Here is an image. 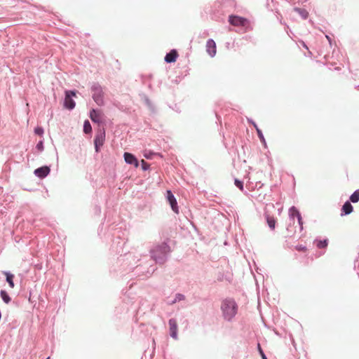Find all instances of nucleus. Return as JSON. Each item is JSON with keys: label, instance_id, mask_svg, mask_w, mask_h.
<instances>
[{"label": "nucleus", "instance_id": "a211bd4d", "mask_svg": "<svg viewBox=\"0 0 359 359\" xmlns=\"http://www.w3.org/2000/svg\"><path fill=\"white\" fill-rule=\"evenodd\" d=\"M4 273L6 275V282L8 283L9 286L11 288H13L15 286V284L13 282L14 276L8 271H4Z\"/></svg>", "mask_w": 359, "mask_h": 359}, {"label": "nucleus", "instance_id": "412c9836", "mask_svg": "<svg viewBox=\"0 0 359 359\" xmlns=\"http://www.w3.org/2000/svg\"><path fill=\"white\" fill-rule=\"evenodd\" d=\"M298 214H300V212L294 206H292L289 209V216L290 219H294V217L297 218Z\"/></svg>", "mask_w": 359, "mask_h": 359}, {"label": "nucleus", "instance_id": "9d476101", "mask_svg": "<svg viewBox=\"0 0 359 359\" xmlns=\"http://www.w3.org/2000/svg\"><path fill=\"white\" fill-rule=\"evenodd\" d=\"M125 162L129 165H133L135 168L139 166V162L137 158L132 154L125 152L123 154Z\"/></svg>", "mask_w": 359, "mask_h": 359}, {"label": "nucleus", "instance_id": "20e7f679", "mask_svg": "<svg viewBox=\"0 0 359 359\" xmlns=\"http://www.w3.org/2000/svg\"><path fill=\"white\" fill-rule=\"evenodd\" d=\"M90 90L93 93L92 97L94 102L98 106H103L104 101L102 87L98 83H93L90 86Z\"/></svg>", "mask_w": 359, "mask_h": 359}, {"label": "nucleus", "instance_id": "39448f33", "mask_svg": "<svg viewBox=\"0 0 359 359\" xmlns=\"http://www.w3.org/2000/svg\"><path fill=\"white\" fill-rule=\"evenodd\" d=\"M76 92L75 90H66L65 97L64 100V107L72 110L76 105L75 101L73 100V97L76 95Z\"/></svg>", "mask_w": 359, "mask_h": 359}, {"label": "nucleus", "instance_id": "f03ea898", "mask_svg": "<svg viewBox=\"0 0 359 359\" xmlns=\"http://www.w3.org/2000/svg\"><path fill=\"white\" fill-rule=\"evenodd\" d=\"M170 247L166 242L158 243L150 250L152 259L158 264H163L170 256Z\"/></svg>", "mask_w": 359, "mask_h": 359}, {"label": "nucleus", "instance_id": "dca6fc26", "mask_svg": "<svg viewBox=\"0 0 359 359\" xmlns=\"http://www.w3.org/2000/svg\"><path fill=\"white\" fill-rule=\"evenodd\" d=\"M265 217H266V223H267L269 227L270 228V229L274 230L275 227H276V219L273 217L270 216L268 214H265Z\"/></svg>", "mask_w": 359, "mask_h": 359}, {"label": "nucleus", "instance_id": "5701e85b", "mask_svg": "<svg viewBox=\"0 0 359 359\" xmlns=\"http://www.w3.org/2000/svg\"><path fill=\"white\" fill-rule=\"evenodd\" d=\"M359 201V189H356L351 196H350V202L353 203H358Z\"/></svg>", "mask_w": 359, "mask_h": 359}, {"label": "nucleus", "instance_id": "58836bf2", "mask_svg": "<svg viewBox=\"0 0 359 359\" xmlns=\"http://www.w3.org/2000/svg\"><path fill=\"white\" fill-rule=\"evenodd\" d=\"M304 46L306 48H308L306 45L305 43H304Z\"/></svg>", "mask_w": 359, "mask_h": 359}, {"label": "nucleus", "instance_id": "c756f323", "mask_svg": "<svg viewBox=\"0 0 359 359\" xmlns=\"http://www.w3.org/2000/svg\"><path fill=\"white\" fill-rule=\"evenodd\" d=\"M36 149H38L39 151H42L44 149V147H43V141H39L36 145Z\"/></svg>", "mask_w": 359, "mask_h": 359}, {"label": "nucleus", "instance_id": "a878e982", "mask_svg": "<svg viewBox=\"0 0 359 359\" xmlns=\"http://www.w3.org/2000/svg\"><path fill=\"white\" fill-rule=\"evenodd\" d=\"M257 133L258 137L259 138V140L262 142V143L264 146H266V142L265 138L264 137V135H263L262 130L259 128H257Z\"/></svg>", "mask_w": 359, "mask_h": 359}, {"label": "nucleus", "instance_id": "2f4dec72", "mask_svg": "<svg viewBox=\"0 0 359 359\" xmlns=\"http://www.w3.org/2000/svg\"><path fill=\"white\" fill-rule=\"evenodd\" d=\"M295 249L298 251H306V247L303 245H297L295 246Z\"/></svg>", "mask_w": 359, "mask_h": 359}, {"label": "nucleus", "instance_id": "ea45409f", "mask_svg": "<svg viewBox=\"0 0 359 359\" xmlns=\"http://www.w3.org/2000/svg\"><path fill=\"white\" fill-rule=\"evenodd\" d=\"M46 359H50V357H48Z\"/></svg>", "mask_w": 359, "mask_h": 359}, {"label": "nucleus", "instance_id": "f3484780", "mask_svg": "<svg viewBox=\"0 0 359 359\" xmlns=\"http://www.w3.org/2000/svg\"><path fill=\"white\" fill-rule=\"evenodd\" d=\"M314 243L316 244V247L319 249H323L327 248L328 245V240L324 239V240H318L316 239L314 241Z\"/></svg>", "mask_w": 359, "mask_h": 359}, {"label": "nucleus", "instance_id": "6ab92c4d", "mask_svg": "<svg viewBox=\"0 0 359 359\" xmlns=\"http://www.w3.org/2000/svg\"><path fill=\"white\" fill-rule=\"evenodd\" d=\"M142 96V99L144 100L145 104L147 106V107L151 111H154V109H155V107L154 106V104H152V102H151V100L149 99V97L143 94L141 95Z\"/></svg>", "mask_w": 359, "mask_h": 359}, {"label": "nucleus", "instance_id": "423d86ee", "mask_svg": "<svg viewBox=\"0 0 359 359\" xmlns=\"http://www.w3.org/2000/svg\"><path fill=\"white\" fill-rule=\"evenodd\" d=\"M169 331L170 337L174 339H178V326L175 318H170L168 320Z\"/></svg>", "mask_w": 359, "mask_h": 359}, {"label": "nucleus", "instance_id": "ddd939ff", "mask_svg": "<svg viewBox=\"0 0 359 359\" xmlns=\"http://www.w3.org/2000/svg\"><path fill=\"white\" fill-rule=\"evenodd\" d=\"M177 57V51L175 49H172L165 55L164 60L167 63H172L176 61Z\"/></svg>", "mask_w": 359, "mask_h": 359}, {"label": "nucleus", "instance_id": "4468645a", "mask_svg": "<svg viewBox=\"0 0 359 359\" xmlns=\"http://www.w3.org/2000/svg\"><path fill=\"white\" fill-rule=\"evenodd\" d=\"M353 210V207L349 201H346L341 208V216L351 214Z\"/></svg>", "mask_w": 359, "mask_h": 359}, {"label": "nucleus", "instance_id": "72a5a7b5", "mask_svg": "<svg viewBox=\"0 0 359 359\" xmlns=\"http://www.w3.org/2000/svg\"><path fill=\"white\" fill-rule=\"evenodd\" d=\"M248 122L252 123V125L254 126V128H255L256 130H257V128H259L257 125L256 124V123L255 121H253L252 119H248Z\"/></svg>", "mask_w": 359, "mask_h": 359}, {"label": "nucleus", "instance_id": "f257e3e1", "mask_svg": "<svg viewBox=\"0 0 359 359\" xmlns=\"http://www.w3.org/2000/svg\"><path fill=\"white\" fill-rule=\"evenodd\" d=\"M121 261L126 262L125 265H127L128 270L135 271V274L138 276L149 277L156 271V267L154 266H150L147 270H143L147 266V264H145L146 266L140 264L134 266V264H137L139 259H137V257H135L132 253H127L124 255V256L121 257Z\"/></svg>", "mask_w": 359, "mask_h": 359}, {"label": "nucleus", "instance_id": "4be33fe9", "mask_svg": "<svg viewBox=\"0 0 359 359\" xmlns=\"http://www.w3.org/2000/svg\"><path fill=\"white\" fill-rule=\"evenodd\" d=\"M0 296L2 299V300L6 303V304H8L11 301V299L10 297V296L8 295V294L7 293L6 291L5 290H1L0 292Z\"/></svg>", "mask_w": 359, "mask_h": 359}, {"label": "nucleus", "instance_id": "473e14b6", "mask_svg": "<svg viewBox=\"0 0 359 359\" xmlns=\"http://www.w3.org/2000/svg\"><path fill=\"white\" fill-rule=\"evenodd\" d=\"M142 168L143 170H147L149 168V165L144 160L142 161Z\"/></svg>", "mask_w": 359, "mask_h": 359}, {"label": "nucleus", "instance_id": "cd10ccee", "mask_svg": "<svg viewBox=\"0 0 359 359\" xmlns=\"http://www.w3.org/2000/svg\"><path fill=\"white\" fill-rule=\"evenodd\" d=\"M34 133L36 135L42 136L43 135L44 130L43 128L41 127H36L34 129Z\"/></svg>", "mask_w": 359, "mask_h": 359}, {"label": "nucleus", "instance_id": "2eb2a0df", "mask_svg": "<svg viewBox=\"0 0 359 359\" xmlns=\"http://www.w3.org/2000/svg\"><path fill=\"white\" fill-rule=\"evenodd\" d=\"M90 118L94 123H100L102 122L100 118V111L97 109H92L90 112Z\"/></svg>", "mask_w": 359, "mask_h": 359}, {"label": "nucleus", "instance_id": "f704fd0d", "mask_svg": "<svg viewBox=\"0 0 359 359\" xmlns=\"http://www.w3.org/2000/svg\"><path fill=\"white\" fill-rule=\"evenodd\" d=\"M94 145H95V151H96L97 153H98V152L100 151V147H101L102 146H100V145L97 144V143L94 144Z\"/></svg>", "mask_w": 359, "mask_h": 359}, {"label": "nucleus", "instance_id": "e433bc0d", "mask_svg": "<svg viewBox=\"0 0 359 359\" xmlns=\"http://www.w3.org/2000/svg\"><path fill=\"white\" fill-rule=\"evenodd\" d=\"M144 157L147 158H150V154H144Z\"/></svg>", "mask_w": 359, "mask_h": 359}, {"label": "nucleus", "instance_id": "4c0bfd02", "mask_svg": "<svg viewBox=\"0 0 359 359\" xmlns=\"http://www.w3.org/2000/svg\"><path fill=\"white\" fill-rule=\"evenodd\" d=\"M144 157L147 158H150V154H144Z\"/></svg>", "mask_w": 359, "mask_h": 359}, {"label": "nucleus", "instance_id": "aec40b11", "mask_svg": "<svg viewBox=\"0 0 359 359\" xmlns=\"http://www.w3.org/2000/svg\"><path fill=\"white\" fill-rule=\"evenodd\" d=\"M294 11L297 12L304 20L307 19L309 17L308 11L304 8H294Z\"/></svg>", "mask_w": 359, "mask_h": 359}, {"label": "nucleus", "instance_id": "6e6552de", "mask_svg": "<svg viewBox=\"0 0 359 359\" xmlns=\"http://www.w3.org/2000/svg\"><path fill=\"white\" fill-rule=\"evenodd\" d=\"M229 22L234 26H245L247 23V19L238 15H230Z\"/></svg>", "mask_w": 359, "mask_h": 359}, {"label": "nucleus", "instance_id": "c9c22d12", "mask_svg": "<svg viewBox=\"0 0 359 359\" xmlns=\"http://www.w3.org/2000/svg\"><path fill=\"white\" fill-rule=\"evenodd\" d=\"M325 37L327 39V41H328V42L330 43V46L332 47V41L331 37L330 36H328V35H326Z\"/></svg>", "mask_w": 359, "mask_h": 359}, {"label": "nucleus", "instance_id": "b1692460", "mask_svg": "<svg viewBox=\"0 0 359 359\" xmlns=\"http://www.w3.org/2000/svg\"><path fill=\"white\" fill-rule=\"evenodd\" d=\"M185 299V296L181 293H177L175 296L173 300L171 301L170 304H174L178 302L182 301Z\"/></svg>", "mask_w": 359, "mask_h": 359}, {"label": "nucleus", "instance_id": "0eeeda50", "mask_svg": "<svg viewBox=\"0 0 359 359\" xmlns=\"http://www.w3.org/2000/svg\"><path fill=\"white\" fill-rule=\"evenodd\" d=\"M167 194V200L170 203V205L171 207V209L172 211L175 213L179 212V209L177 206V202L176 200V198L175 197L174 194L172 193L170 190H168L166 191Z\"/></svg>", "mask_w": 359, "mask_h": 359}, {"label": "nucleus", "instance_id": "7c9ffc66", "mask_svg": "<svg viewBox=\"0 0 359 359\" xmlns=\"http://www.w3.org/2000/svg\"><path fill=\"white\" fill-rule=\"evenodd\" d=\"M297 221H298V224L299 225L300 231H302L303 230V221H302V217L301 214H298Z\"/></svg>", "mask_w": 359, "mask_h": 359}, {"label": "nucleus", "instance_id": "c85d7f7f", "mask_svg": "<svg viewBox=\"0 0 359 359\" xmlns=\"http://www.w3.org/2000/svg\"><path fill=\"white\" fill-rule=\"evenodd\" d=\"M257 348H258L259 353L262 357V359H268L266 355L264 353L262 348H261V346L259 344H257Z\"/></svg>", "mask_w": 359, "mask_h": 359}, {"label": "nucleus", "instance_id": "9b49d317", "mask_svg": "<svg viewBox=\"0 0 359 359\" xmlns=\"http://www.w3.org/2000/svg\"><path fill=\"white\" fill-rule=\"evenodd\" d=\"M206 51L211 57L216 55V43L212 39H208L206 42Z\"/></svg>", "mask_w": 359, "mask_h": 359}, {"label": "nucleus", "instance_id": "f8f14e48", "mask_svg": "<svg viewBox=\"0 0 359 359\" xmlns=\"http://www.w3.org/2000/svg\"><path fill=\"white\" fill-rule=\"evenodd\" d=\"M105 140V130L104 128L100 129L96 133L94 138V144L102 146Z\"/></svg>", "mask_w": 359, "mask_h": 359}, {"label": "nucleus", "instance_id": "393cba45", "mask_svg": "<svg viewBox=\"0 0 359 359\" xmlns=\"http://www.w3.org/2000/svg\"><path fill=\"white\" fill-rule=\"evenodd\" d=\"M92 131V127L88 120H86L83 123V132L88 134Z\"/></svg>", "mask_w": 359, "mask_h": 359}, {"label": "nucleus", "instance_id": "1a4fd4ad", "mask_svg": "<svg viewBox=\"0 0 359 359\" xmlns=\"http://www.w3.org/2000/svg\"><path fill=\"white\" fill-rule=\"evenodd\" d=\"M50 172V167L44 165L35 169L34 174L39 179H43L49 175Z\"/></svg>", "mask_w": 359, "mask_h": 359}, {"label": "nucleus", "instance_id": "bb28decb", "mask_svg": "<svg viewBox=\"0 0 359 359\" xmlns=\"http://www.w3.org/2000/svg\"><path fill=\"white\" fill-rule=\"evenodd\" d=\"M234 184L240 190H243V183L242 181L238 179L234 180Z\"/></svg>", "mask_w": 359, "mask_h": 359}, {"label": "nucleus", "instance_id": "7ed1b4c3", "mask_svg": "<svg viewBox=\"0 0 359 359\" xmlns=\"http://www.w3.org/2000/svg\"><path fill=\"white\" fill-rule=\"evenodd\" d=\"M220 309L222 318L227 322H232L238 313V305L232 298L222 300Z\"/></svg>", "mask_w": 359, "mask_h": 359}]
</instances>
